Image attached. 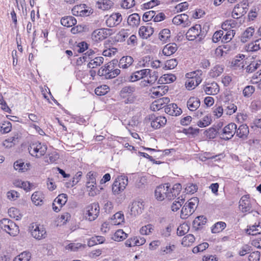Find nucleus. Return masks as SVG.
<instances>
[{"mask_svg": "<svg viewBox=\"0 0 261 261\" xmlns=\"http://www.w3.org/2000/svg\"><path fill=\"white\" fill-rule=\"evenodd\" d=\"M181 190V185L180 184H174L172 188H170V184L166 183L156 188L155 197L159 201H163L166 198L171 200L179 195Z\"/></svg>", "mask_w": 261, "mask_h": 261, "instance_id": "obj_1", "label": "nucleus"}, {"mask_svg": "<svg viewBox=\"0 0 261 261\" xmlns=\"http://www.w3.org/2000/svg\"><path fill=\"white\" fill-rule=\"evenodd\" d=\"M208 29V27L206 24L203 25L202 28L201 25L195 24L188 31L186 34V38L190 41L197 39L199 41H200L206 36Z\"/></svg>", "mask_w": 261, "mask_h": 261, "instance_id": "obj_2", "label": "nucleus"}, {"mask_svg": "<svg viewBox=\"0 0 261 261\" xmlns=\"http://www.w3.org/2000/svg\"><path fill=\"white\" fill-rule=\"evenodd\" d=\"M117 61L113 60L105 66H102L98 71L97 74L99 76H103L107 79H111L115 77L120 73L119 69L114 68V64Z\"/></svg>", "mask_w": 261, "mask_h": 261, "instance_id": "obj_3", "label": "nucleus"}, {"mask_svg": "<svg viewBox=\"0 0 261 261\" xmlns=\"http://www.w3.org/2000/svg\"><path fill=\"white\" fill-rule=\"evenodd\" d=\"M28 149L32 156L39 158L45 154L47 146L43 143L36 141L31 143Z\"/></svg>", "mask_w": 261, "mask_h": 261, "instance_id": "obj_4", "label": "nucleus"}, {"mask_svg": "<svg viewBox=\"0 0 261 261\" xmlns=\"http://www.w3.org/2000/svg\"><path fill=\"white\" fill-rule=\"evenodd\" d=\"M1 228L10 236H15L19 233L18 226L11 220L4 218L0 221Z\"/></svg>", "mask_w": 261, "mask_h": 261, "instance_id": "obj_5", "label": "nucleus"}, {"mask_svg": "<svg viewBox=\"0 0 261 261\" xmlns=\"http://www.w3.org/2000/svg\"><path fill=\"white\" fill-rule=\"evenodd\" d=\"M85 210V218L90 221L95 220L99 214L100 208L97 202H94L87 205Z\"/></svg>", "mask_w": 261, "mask_h": 261, "instance_id": "obj_6", "label": "nucleus"}, {"mask_svg": "<svg viewBox=\"0 0 261 261\" xmlns=\"http://www.w3.org/2000/svg\"><path fill=\"white\" fill-rule=\"evenodd\" d=\"M237 125L234 123H230L226 125L221 131L218 133L221 138L225 140L231 139L236 133Z\"/></svg>", "mask_w": 261, "mask_h": 261, "instance_id": "obj_7", "label": "nucleus"}, {"mask_svg": "<svg viewBox=\"0 0 261 261\" xmlns=\"http://www.w3.org/2000/svg\"><path fill=\"white\" fill-rule=\"evenodd\" d=\"M150 121L151 126L154 129H158L164 126L167 122V119L162 116H156L155 115H150L148 118Z\"/></svg>", "mask_w": 261, "mask_h": 261, "instance_id": "obj_8", "label": "nucleus"}, {"mask_svg": "<svg viewBox=\"0 0 261 261\" xmlns=\"http://www.w3.org/2000/svg\"><path fill=\"white\" fill-rule=\"evenodd\" d=\"M239 208L243 213L251 212L252 201L248 195H245L241 197L239 201Z\"/></svg>", "mask_w": 261, "mask_h": 261, "instance_id": "obj_9", "label": "nucleus"}, {"mask_svg": "<svg viewBox=\"0 0 261 261\" xmlns=\"http://www.w3.org/2000/svg\"><path fill=\"white\" fill-rule=\"evenodd\" d=\"M109 31V29L105 28L94 31L91 35L93 40L98 42L104 40L108 36L109 34L107 32Z\"/></svg>", "mask_w": 261, "mask_h": 261, "instance_id": "obj_10", "label": "nucleus"}, {"mask_svg": "<svg viewBox=\"0 0 261 261\" xmlns=\"http://www.w3.org/2000/svg\"><path fill=\"white\" fill-rule=\"evenodd\" d=\"M122 20V16L120 13H113L106 20V24L109 27H114L119 24Z\"/></svg>", "mask_w": 261, "mask_h": 261, "instance_id": "obj_11", "label": "nucleus"}, {"mask_svg": "<svg viewBox=\"0 0 261 261\" xmlns=\"http://www.w3.org/2000/svg\"><path fill=\"white\" fill-rule=\"evenodd\" d=\"M245 56L242 54L236 56L231 62V67L233 69H241L245 66L244 58Z\"/></svg>", "mask_w": 261, "mask_h": 261, "instance_id": "obj_12", "label": "nucleus"}, {"mask_svg": "<svg viewBox=\"0 0 261 261\" xmlns=\"http://www.w3.org/2000/svg\"><path fill=\"white\" fill-rule=\"evenodd\" d=\"M165 112L171 116H177L180 115L182 113V110L178 108L175 103H172L166 105L165 107Z\"/></svg>", "mask_w": 261, "mask_h": 261, "instance_id": "obj_13", "label": "nucleus"}, {"mask_svg": "<svg viewBox=\"0 0 261 261\" xmlns=\"http://www.w3.org/2000/svg\"><path fill=\"white\" fill-rule=\"evenodd\" d=\"M149 69H144L136 71L132 73L129 77V81L134 82L141 80L144 77H147L149 74Z\"/></svg>", "mask_w": 261, "mask_h": 261, "instance_id": "obj_14", "label": "nucleus"}, {"mask_svg": "<svg viewBox=\"0 0 261 261\" xmlns=\"http://www.w3.org/2000/svg\"><path fill=\"white\" fill-rule=\"evenodd\" d=\"M170 101L168 97H164L161 98L154 100L151 104L150 108L153 111H159L162 108H165L164 106L165 104H168Z\"/></svg>", "mask_w": 261, "mask_h": 261, "instance_id": "obj_15", "label": "nucleus"}, {"mask_svg": "<svg viewBox=\"0 0 261 261\" xmlns=\"http://www.w3.org/2000/svg\"><path fill=\"white\" fill-rule=\"evenodd\" d=\"M142 200L134 201L130 207L131 215L136 216L141 214L144 209V204Z\"/></svg>", "mask_w": 261, "mask_h": 261, "instance_id": "obj_16", "label": "nucleus"}, {"mask_svg": "<svg viewBox=\"0 0 261 261\" xmlns=\"http://www.w3.org/2000/svg\"><path fill=\"white\" fill-rule=\"evenodd\" d=\"M255 33V29L253 27H250L242 33L240 37V40L242 43H246L252 38Z\"/></svg>", "mask_w": 261, "mask_h": 261, "instance_id": "obj_17", "label": "nucleus"}, {"mask_svg": "<svg viewBox=\"0 0 261 261\" xmlns=\"http://www.w3.org/2000/svg\"><path fill=\"white\" fill-rule=\"evenodd\" d=\"M32 236L35 239L40 240L45 237L46 231L43 226L35 224V227L31 230Z\"/></svg>", "mask_w": 261, "mask_h": 261, "instance_id": "obj_18", "label": "nucleus"}, {"mask_svg": "<svg viewBox=\"0 0 261 261\" xmlns=\"http://www.w3.org/2000/svg\"><path fill=\"white\" fill-rule=\"evenodd\" d=\"M204 90L207 95H216L219 92V87L216 82L208 83L204 86Z\"/></svg>", "mask_w": 261, "mask_h": 261, "instance_id": "obj_19", "label": "nucleus"}, {"mask_svg": "<svg viewBox=\"0 0 261 261\" xmlns=\"http://www.w3.org/2000/svg\"><path fill=\"white\" fill-rule=\"evenodd\" d=\"M153 32V29L150 25L142 26L139 31L140 36L143 39L148 38L152 35Z\"/></svg>", "mask_w": 261, "mask_h": 261, "instance_id": "obj_20", "label": "nucleus"}, {"mask_svg": "<svg viewBox=\"0 0 261 261\" xmlns=\"http://www.w3.org/2000/svg\"><path fill=\"white\" fill-rule=\"evenodd\" d=\"M249 128L246 124H242L236 129V136L242 139H246L249 134Z\"/></svg>", "mask_w": 261, "mask_h": 261, "instance_id": "obj_21", "label": "nucleus"}, {"mask_svg": "<svg viewBox=\"0 0 261 261\" xmlns=\"http://www.w3.org/2000/svg\"><path fill=\"white\" fill-rule=\"evenodd\" d=\"M134 62V59L131 56H124L122 57L119 62V68L126 69L130 67Z\"/></svg>", "mask_w": 261, "mask_h": 261, "instance_id": "obj_22", "label": "nucleus"}, {"mask_svg": "<svg viewBox=\"0 0 261 261\" xmlns=\"http://www.w3.org/2000/svg\"><path fill=\"white\" fill-rule=\"evenodd\" d=\"M30 166L31 164L29 163L24 164L22 160H18L14 163V169L19 172H24L28 171Z\"/></svg>", "mask_w": 261, "mask_h": 261, "instance_id": "obj_23", "label": "nucleus"}, {"mask_svg": "<svg viewBox=\"0 0 261 261\" xmlns=\"http://www.w3.org/2000/svg\"><path fill=\"white\" fill-rule=\"evenodd\" d=\"M187 107L191 111L196 110L200 105V100L194 97H190L187 101Z\"/></svg>", "mask_w": 261, "mask_h": 261, "instance_id": "obj_24", "label": "nucleus"}, {"mask_svg": "<svg viewBox=\"0 0 261 261\" xmlns=\"http://www.w3.org/2000/svg\"><path fill=\"white\" fill-rule=\"evenodd\" d=\"M177 46L175 43H169L166 44L162 50L163 54L166 56H169L176 52Z\"/></svg>", "mask_w": 261, "mask_h": 261, "instance_id": "obj_25", "label": "nucleus"}, {"mask_svg": "<svg viewBox=\"0 0 261 261\" xmlns=\"http://www.w3.org/2000/svg\"><path fill=\"white\" fill-rule=\"evenodd\" d=\"M246 9V7H241L239 4L237 5L232 12V17L234 19H238L244 15L247 12Z\"/></svg>", "mask_w": 261, "mask_h": 261, "instance_id": "obj_26", "label": "nucleus"}, {"mask_svg": "<svg viewBox=\"0 0 261 261\" xmlns=\"http://www.w3.org/2000/svg\"><path fill=\"white\" fill-rule=\"evenodd\" d=\"M246 233L249 235L256 236L261 233V223L258 222L252 225H250L246 230Z\"/></svg>", "mask_w": 261, "mask_h": 261, "instance_id": "obj_27", "label": "nucleus"}, {"mask_svg": "<svg viewBox=\"0 0 261 261\" xmlns=\"http://www.w3.org/2000/svg\"><path fill=\"white\" fill-rule=\"evenodd\" d=\"M76 22V19L72 16H65L61 19V24L67 28L74 25Z\"/></svg>", "mask_w": 261, "mask_h": 261, "instance_id": "obj_28", "label": "nucleus"}, {"mask_svg": "<svg viewBox=\"0 0 261 261\" xmlns=\"http://www.w3.org/2000/svg\"><path fill=\"white\" fill-rule=\"evenodd\" d=\"M247 51H256L261 48V38L251 42L246 46Z\"/></svg>", "mask_w": 261, "mask_h": 261, "instance_id": "obj_29", "label": "nucleus"}, {"mask_svg": "<svg viewBox=\"0 0 261 261\" xmlns=\"http://www.w3.org/2000/svg\"><path fill=\"white\" fill-rule=\"evenodd\" d=\"M140 17L137 13L130 15L127 18L128 24L132 27H137L140 24Z\"/></svg>", "mask_w": 261, "mask_h": 261, "instance_id": "obj_30", "label": "nucleus"}, {"mask_svg": "<svg viewBox=\"0 0 261 261\" xmlns=\"http://www.w3.org/2000/svg\"><path fill=\"white\" fill-rule=\"evenodd\" d=\"M238 23L233 19H228L225 21L221 25V28L225 31L230 30L231 29L238 27Z\"/></svg>", "mask_w": 261, "mask_h": 261, "instance_id": "obj_31", "label": "nucleus"}, {"mask_svg": "<svg viewBox=\"0 0 261 261\" xmlns=\"http://www.w3.org/2000/svg\"><path fill=\"white\" fill-rule=\"evenodd\" d=\"M104 59L102 57H96L90 59L87 66L90 68H96L100 66L103 62Z\"/></svg>", "mask_w": 261, "mask_h": 261, "instance_id": "obj_32", "label": "nucleus"}, {"mask_svg": "<svg viewBox=\"0 0 261 261\" xmlns=\"http://www.w3.org/2000/svg\"><path fill=\"white\" fill-rule=\"evenodd\" d=\"M31 199L35 205H42L43 204V195L41 192L37 191L32 194Z\"/></svg>", "mask_w": 261, "mask_h": 261, "instance_id": "obj_33", "label": "nucleus"}, {"mask_svg": "<svg viewBox=\"0 0 261 261\" xmlns=\"http://www.w3.org/2000/svg\"><path fill=\"white\" fill-rule=\"evenodd\" d=\"M135 91V87L133 86H125L122 88L120 91V95L122 98L130 96Z\"/></svg>", "mask_w": 261, "mask_h": 261, "instance_id": "obj_34", "label": "nucleus"}, {"mask_svg": "<svg viewBox=\"0 0 261 261\" xmlns=\"http://www.w3.org/2000/svg\"><path fill=\"white\" fill-rule=\"evenodd\" d=\"M223 71L224 68L222 66L217 65L210 70L209 75L212 77H217L220 75Z\"/></svg>", "mask_w": 261, "mask_h": 261, "instance_id": "obj_35", "label": "nucleus"}, {"mask_svg": "<svg viewBox=\"0 0 261 261\" xmlns=\"http://www.w3.org/2000/svg\"><path fill=\"white\" fill-rule=\"evenodd\" d=\"M223 107L225 108L226 114L229 115L235 113L237 110V107L234 104L229 101H225Z\"/></svg>", "mask_w": 261, "mask_h": 261, "instance_id": "obj_36", "label": "nucleus"}, {"mask_svg": "<svg viewBox=\"0 0 261 261\" xmlns=\"http://www.w3.org/2000/svg\"><path fill=\"white\" fill-rule=\"evenodd\" d=\"M260 65V61H253L245 68L246 72L248 73H251L259 69Z\"/></svg>", "mask_w": 261, "mask_h": 261, "instance_id": "obj_37", "label": "nucleus"}, {"mask_svg": "<svg viewBox=\"0 0 261 261\" xmlns=\"http://www.w3.org/2000/svg\"><path fill=\"white\" fill-rule=\"evenodd\" d=\"M206 220V217L203 216L197 217L193 222L194 227L198 229L199 228L205 224Z\"/></svg>", "mask_w": 261, "mask_h": 261, "instance_id": "obj_38", "label": "nucleus"}, {"mask_svg": "<svg viewBox=\"0 0 261 261\" xmlns=\"http://www.w3.org/2000/svg\"><path fill=\"white\" fill-rule=\"evenodd\" d=\"M147 77H148L147 80L144 81L145 82V84H144V86H147L148 84L152 85L155 83L158 78V72L156 71H153L152 72L151 70L150 69L149 74H148V75Z\"/></svg>", "mask_w": 261, "mask_h": 261, "instance_id": "obj_39", "label": "nucleus"}, {"mask_svg": "<svg viewBox=\"0 0 261 261\" xmlns=\"http://www.w3.org/2000/svg\"><path fill=\"white\" fill-rule=\"evenodd\" d=\"M105 241V239L102 236H94L89 239L88 245L90 247L93 246L98 244H102Z\"/></svg>", "mask_w": 261, "mask_h": 261, "instance_id": "obj_40", "label": "nucleus"}, {"mask_svg": "<svg viewBox=\"0 0 261 261\" xmlns=\"http://www.w3.org/2000/svg\"><path fill=\"white\" fill-rule=\"evenodd\" d=\"M127 237V234L122 229L117 230L114 234L112 239L117 242L123 241Z\"/></svg>", "mask_w": 261, "mask_h": 261, "instance_id": "obj_41", "label": "nucleus"}, {"mask_svg": "<svg viewBox=\"0 0 261 261\" xmlns=\"http://www.w3.org/2000/svg\"><path fill=\"white\" fill-rule=\"evenodd\" d=\"M176 79V77L174 74H165L160 78L159 82L162 83L169 84L175 81Z\"/></svg>", "mask_w": 261, "mask_h": 261, "instance_id": "obj_42", "label": "nucleus"}, {"mask_svg": "<svg viewBox=\"0 0 261 261\" xmlns=\"http://www.w3.org/2000/svg\"><path fill=\"white\" fill-rule=\"evenodd\" d=\"M226 224L225 222L220 221L216 223L212 227V232L213 233L221 232L225 228Z\"/></svg>", "mask_w": 261, "mask_h": 261, "instance_id": "obj_43", "label": "nucleus"}, {"mask_svg": "<svg viewBox=\"0 0 261 261\" xmlns=\"http://www.w3.org/2000/svg\"><path fill=\"white\" fill-rule=\"evenodd\" d=\"M170 31L168 29L162 30L159 34V39L163 42H166L170 37Z\"/></svg>", "mask_w": 261, "mask_h": 261, "instance_id": "obj_44", "label": "nucleus"}, {"mask_svg": "<svg viewBox=\"0 0 261 261\" xmlns=\"http://www.w3.org/2000/svg\"><path fill=\"white\" fill-rule=\"evenodd\" d=\"M31 257V254L29 251H23L14 259L13 261H29Z\"/></svg>", "mask_w": 261, "mask_h": 261, "instance_id": "obj_45", "label": "nucleus"}, {"mask_svg": "<svg viewBox=\"0 0 261 261\" xmlns=\"http://www.w3.org/2000/svg\"><path fill=\"white\" fill-rule=\"evenodd\" d=\"M195 238L192 234L185 236L182 240L181 244L184 246H190L194 242Z\"/></svg>", "mask_w": 261, "mask_h": 261, "instance_id": "obj_46", "label": "nucleus"}, {"mask_svg": "<svg viewBox=\"0 0 261 261\" xmlns=\"http://www.w3.org/2000/svg\"><path fill=\"white\" fill-rule=\"evenodd\" d=\"M193 213L189 206L185 203L181 210L180 217L182 219H187Z\"/></svg>", "mask_w": 261, "mask_h": 261, "instance_id": "obj_47", "label": "nucleus"}, {"mask_svg": "<svg viewBox=\"0 0 261 261\" xmlns=\"http://www.w3.org/2000/svg\"><path fill=\"white\" fill-rule=\"evenodd\" d=\"M99 8L103 10H109L111 9L113 5V2L111 0H102L98 3Z\"/></svg>", "mask_w": 261, "mask_h": 261, "instance_id": "obj_48", "label": "nucleus"}, {"mask_svg": "<svg viewBox=\"0 0 261 261\" xmlns=\"http://www.w3.org/2000/svg\"><path fill=\"white\" fill-rule=\"evenodd\" d=\"M67 201V195L66 194H61L59 195L54 200V202L60 205L62 207Z\"/></svg>", "mask_w": 261, "mask_h": 261, "instance_id": "obj_49", "label": "nucleus"}, {"mask_svg": "<svg viewBox=\"0 0 261 261\" xmlns=\"http://www.w3.org/2000/svg\"><path fill=\"white\" fill-rule=\"evenodd\" d=\"M236 34V32L233 30L228 31L226 34L223 35L222 38V43H227L231 40Z\"/></svg>", "mask_w": 261, "mask_h": 261, "instance_id": "obj_50", "label": "nucleus"}, {"mask_svg": "<svg viewBox=\"0 0 261 261\" xmlns=\"http://www.w3.org/2000/svg\"><path fill=\"white\" fill-rule=\"evenodd\" d=\"M8 214L10 217L14 218L17 220L20 219L21 218L19 210L14 207H11L9 209Z\"/></svg>", "mask_w": 261, "mask_h": 261, "instance_id": "obj_51", "label": "nucleus"}, {"mask_svg": "<svg viewBox=\"0 0 261 261\" xmlns=\"http://www.w3.org/2000/svg\"><path fill=\"white\" fill-rule=\"evenodd\" d=\"M109 90V87L107 85H102L97 87L95 90L96 95L102 96L106 94Z\"/></svg>", "mask_w": 261, "mask_h": 261, "instance_id": "obj_52", "label": "nucleus"}, {"mask_svg": "<svg viewBox=\"0 0 261 261\" xmlns=\"http://www.w3.org/2000/svg\"><path fill=\"white\" fill-rule=\"evenodd\" d=\"M129 35L128 30L122 29L117 34L116 38L118 41L123 42L128 37Z\"/></svg>", "mask_w": 261, "mask_h": 261, "instance_id": "obj_53", "label": "nucleus"}, {"mask_svg": "<svg viewBox=\"0 0 261 261\" xmlns=\"http://www.w3.org/2000/svg\"><path fill=\"white\" fill-rule=\"evenodd\" d=\"M12 129V124L9 121H4L1 126L0 131L3 134H6L10 132Z\"/></svg>", "mask_w": 261, "mask_h": 261, "instance_id": "obj_54", "label": "nucleus"}, {"mask_svg": "<svg viewBox=\"0 0 261 261\" xmlns=\"http://www.w3.org/2000/svg\"><path fill=\"white\" fill-rule=\"evenodd\" d=\"M212 120L211 117L208 115L205 116L202 120H199L197 125L200 127H204L209 125L211 123Z\"/></svg>", "mask_w": 261, "mask_h": 261, "instance_id": "obj_55", "label": "nucleus"}, {"mask_svg": "<svg viewBox=\"0 0 261 261\" xmlns=\"http://www.w3.org/2000/svg\"><path fill=\"white\" fill-rule=\"evenodd\" d=\"M173 227V225L170 224L168 225L165 228L161 229L160 231L161 236L164 238H167L170 236Z\"/></svg>", "mask_w": 261, "mask_h": 261, "instance_id": "obj_56", "label": "nucleus"}, {"mask_svg": "<svg viewBox=\"0 0 261 261\" xmlns=\"http://www.w3.org/2000/svg\"><path fill=\"white\" fill-rule=\"evenodd\" d=\"M219 130L217 131L215 128L211 127L205 131V135L209 139H214L217 134L220 132Z\"/></svg>", "mask_w": 261, "mask_h": 261, "instance_id": "obj_57", "label": "nucleus"}, {"mask_svg": "<svg viewBox=\"0 0 261 261\" xmlns=\"http://www.w3.org/2000/svg\"><path fill=\"white\" fill-rule=\"evenodd\" d=\"M153 226L151 224H148L141 227L140 230L141 234L143 235H149L153 230Z\"/></svg>", "mask_w": 261, "mask_h": 261, "instance_id": "obj_58", "label": "nucleus"}, {"mask_svg": "<svg viewBox=\"0 0 261 261\" xmlns=\"http://www.w3.org/2000/svg\"><path fill=\"white\" fill-rule=\"evenodd\" d=\"M198 202V198L197 197H193L188 201L186 204L189 206L193 212H194L196 208L197 207Z\"/></svg>", "mask_w": 261, "mask_h": 261, "instance_id": "obj_59", "label": "nucleus"}, {"mask_svg": "<svg viewBox=\"0 0 261 261\" xmlns=\"http://www.w3.org/2000/svg\"><path fill=\"white\" fill-rule=\"evenodd\" d=\"M123 187L120 186L119 181L115 180L112 185V191L115 195L119 194L123 191Z\"/></svg>", "mask_w": 261, "mask_h": 261, "instance_id": "obj_60", "label": "nucleus"}, {"mask_svg": "<svg viewBox=\"0 0 261 261\" xmlns=\"http://www.w3.org/2000/svg\"><path fill=\"white\" fill-rule=\"evenodd\" d=\"M191 73L193 74L192 78L195 83V85H199L202 81V78L199 74L201 75L202 74V71L201 70H196Z\"/></svg>", "mask_w": 261, "mask_h": 261, "instance_id": "obj_61", "label": "nucleus"}, {"mask_svg": "<svg viewBox=\"0 0 261 261\" xmlns=\"http://www.w3.org/2000/svg\"><path fill=\"white\" fill-rule=\"evenodd\" d=\"M178 64V62L176 59H172L167 60L165 64V68L167 69H172L174 68Z\"/></svg>", "mask_w": 261, "mask_h": 261, "instance_id": "obj_62", "label": "nucleus"}, {"mask_svg": "<svg viewBox=\"0 0 261 261\" xmlns=\"http://www.w3.org/2000/svg\"><path fill=\"white\" fill-rule=\"evenodd\" d=\"M255 88L253 86H247L243 91V95L246 97H249L254 93Z\"/></svg>", "mask_w": 261, "mask_h": 261, "instance_id": "obj_63", "label": "nucleus"}, {"mask_svg": "<svg viewBox=\"0 0 261 261\" xmlns=\"http://www.w3.org/2000/svg\"><path fill=\"white\" fill-rule=\"evenodd\" d=\"M188 226L186 224L180 225L177 229V234L179 236H182L188 232Z\"/></svg>", "mask_w": 261, "mask_h": 261, "instance_id": "obj_64", "label": "nucleus"}]
</instances>
